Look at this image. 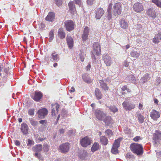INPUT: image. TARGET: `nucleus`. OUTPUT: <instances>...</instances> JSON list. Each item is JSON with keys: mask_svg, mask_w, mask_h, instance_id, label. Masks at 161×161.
I'll use <instances>...</instances> for the list:
<instances>
[{"mask_svg": "<svg viewBox=\"0 0 161 161\" xmlns=\"http://www.w3.org/2000/svg\"><path fill=\"white\" fill-rule=\"evenodd\" d=\"M95 114L96 118L100 120H103L106 116L105 113L103 111L98 109L95 110Z\"/></svg>", "mask_w": 161, "mask_h": 161, "instance_id": "obj_7", "label": "nucleus"}, {"mask_svg": "<svg viewBox=\"0 0 161 161\" xmlns=\"http://www.w3.org/2000/svg\"><path fill=\"white\" fill-rule=\"evenodd\" d=\"M54 36L53 31V30H51L50 31L49 34L50 42H51L52 41L54 37Z\"/></svg>", "mask_w": 161, "mask_h": 161, "instance_id": "obj_41", "label": "nucleus"}, {"mask_svg": "<svg viewBox=\"0 0 161 161\" xmlns=\"http://www.w3.org/2000/svg\"><path fill=\"white\" fill-rule=\"evenodd\" d=\"M76 4L80 6L81 5L80 0H75Z\"/></svg>", "mask_w": 161, "mask_h": 161, "instance_id": "obj_57", "label": "nucleus"}, {"mask_svg": "<svg viewBox=\"0 0 161 161\" xmlns=\"http://www.w3.org/2000/svg\"><path fill=\"white\" fill-rule=\"evenodd\" d=\"M103 122L105 123L106 125H108L112 123V120L111 117L108 116L105 117L104 118L103 120Z\"/></svg>", "mask_w": 161, "mask_h": 161, "instance_id": "obj_30", "label": "nucleus"}, {"mask_svg": "<svg viewBox=\"0 0 161 161\" xmlns=\"http://www.w3.org/2000/svg\"><path fill=\"white\" fill-rule=\"evenodd\" d=\"M95 94L96 98L99 100L102 98V94L98 88H96L95 91Z\"/></svg>", "mask_w": 161, "mask_h": 161, "instance_id": "obj_31", "label": "nucleus"}, {"mask_svg": "<svg viewBox=\"0 0 161 161\" xmlns=\"http://www.w3.org/2000/svg\"><path fill=\"white\" fill-rule=\"evenodd\" d=\"M64 23L65 28L67 31H70L74 30L75 24L72 20H66Z\"/></svg>", "mask_w": 161, "mask_h": 161, "instance_id": "obj_4", "label": "nucleus"}, {"mask_svg": "<svg viewBox=\"0 0 161 161\" xmlns=\"http://www.w3.org/2000/svg\"><path fill=\"white\" fill-rule=\"evenodd\" d=\"M157 38H159V40H161V32L157 34Z\"/></svg>", "mask_w": 161, "mask_h": 161, "instance_id": "obj_61", "label": "nucleus"}, {"mask_svg": "<svg viewBox=\"0 0 161 161\" xmlns=\"http://www.w3.org/2000/svg\"><path fill=\"white\" fill-rule=\"evenodd\" d=\"M30 121L31 125H32L33 126H36L37 125V122L36 121L32 119H30Z\"/></svg>", "mask_w": 161, "mask_h": 161, "instance_id": "obj_46", "label": "nucleus"}, {"mask_svg": "<svg viewBox=\"0 0 161 161\" xmlns=\"http://www.w3.org/2000/svg\"><path fill=\"white\" fill-rule=\"evenodd\" d=\"M15 144L16 146H19L20 145V143L18 141L16 140L15 142Z\"/></svg>", "mask_w": 161, "mask_h": 161, "instance_id": "obj_63", "label": "nucleus"}, {"mask_svg": "<svg viewBox=\"0 0 161 161\" xmlns=\"http://www.w3.org/2000/svg\"><path fill=\"white\" fill-rule=\"evenodd\" d=\"M34 143V142L33 141L30 139H28V143H27V145L28 146V148L29 149L30 148V146L31 145H33Z\"/></svg>", "mask_w": 161, "mask_h": 161, "instance_id": "obj_45", "label": "nucleus"}, {"mask_svg": "<svg viewBox=\"0 0 161 161\" xmlns=\"http://www.w3.org/2000/svg\"><path fill=\"white\" fill-rule=\"evenodd\" d=\"M99 147V144L97 142L94 143L93 145L91 147V150L92 152H94L98 150Z\"/></svg>", "mask_w": 161, "mask_h": 161, "instance_id": "obj_35", "label": "nucleus"}, {"mask_svg": "<svg viewBox=\"0 0 161 161\" xmlns=\"http://www.w3.org/2000/svg\"><path fill=\"white\" fill-rule=\"evenodd\" d=\"M46 120H41L39 121L40 124H43L46 122Z\"/></svg>", "mask_w": 161, "mask_h": 161, "instance_id": "obj_64", "label": "nucleus"}, {"mask_svg": "<svg viewBox=\"0 0 161 161\" xmlns=\"http://www.w3.org/2000/svg\"><path fill=\"white\" fill-rule=\"evenodd\" d=\"M141 54L140 51L137 49L132 50L130 53L131 56L137 58Z\"/></svg>", "mask_w": 161, "mask_h": 161, "instance_id": "obj_22", "label": "nucleus"}, {"mask_svg": "<svg viewBox=\"0 0 161 161\" xmlns=\"http://www.w3.org/2000/svg\"><path fill=\"white\" fill-rule=\"evenodd\" d=\"M125 157L127 159H131L132 160L135 159V157L134 156V155L132 154H130L129 153H128L126 154Z\"/></svg>", "mask_w": 161, "mask_h": 161, "instance_id": "obj_42", "label": "nucleus"}, {"mask_svg": "<svg viewBox=\"0 0 161 161\" xmlns=\"http://www.w3.org/2000/svg\"><path fill=\"white\" fill-rule=\"evenodd\" d=\"M103 58L106 65L110 66L112 63L110 57L107 54H105L103 55Z\"/></svg>", "mask_w": 161, "mask_h": 161, "instance_id": "obj_9", "label": "nucleus"}, {"mask_svg": "<svg viewBox=\"0 0 161 161\" xmlns=\"http://www.w3.org/2000/svg\"><path fill=\"white\" fill-rule=\"evenodd\" d=\"M109 109L111 111L115 113L118 111V109L114 105L110 106L109 107Z\"/></svg>", "mask_w": 161, "mask_h": 161, "instance_id": "obj_39", "label": "nucleus"}, {"mask_svg": "<svg viewBox=\"0 0 161 161\" xmlns=\"http://www.w3.org/2000/svg\"><path fill=\"white\" fill-rule=\"evenodd\" d=\"M34 110L33 109H31L29 110L28 112V114L32 116L34 114Z\"/></svg>", "mask_w": 161, "mask_h": 161, "instance_id": "obj_53", "label": "nucleus"}, {"mask_svg": "<svg viewBox=\"0 0 161 161\" xmlns=\"http://www.w3.org/2000/svg\"><path fill=\"white\" fill-rule=\"evenodd\" d=\"M134 10L137 12H140L143 10V8L141 4L139 3H135L133 7Z\"/></svg>", "mask_w": 161, "mask_h": 161, "instance_id": "obj_14", "label": "nucleus"}, {"mask_svg": "<svg viewBox=\"0 0 161 161\" xmlns=\"http://www.w3.org/2000/svg\"><path fill=\"white\" fill-rule=\"evenodd\" d=\"M66 40L69 47L70 49L72 48L74 44L73 38L71 36H67L66 37Z\"/></svg>", "mask_w": 161, "mask_h": 161, "instance_id": "obj_23", "label": "nucleus"}, {"mask_svg": "<svg viewBox=\"0 0 161 161\" xmlns=\"http://www.w3.org/2000/svg\"><path fill=\"white\" fill-rule=\"evenodd\" d=\"M65 130L64 129H61L59 130V131L61 134H63L65 131Z\"/></svg>", "mask_w": 161, "mask_h": 161, "instance_id": "obj_60", "label": "nucleus"}, {"mask_svg": "<svg viewBox=\"0 0 161 161\" xmlns=\"http://www.w3.org/2000/svg\"><path fill=\"white\" fill-rule=\"evenodd\" d=\"M93 50L92 51V57L93 62H96L95 55H99L101 52V47L98 42H95L93 46Z\"/></svg>", "mask_w": 161, "mask_h": 161, "instance_id": "obj_2", "label": "nucleus"}, {"mask_svg": "<svg viewBox=\"0 0 161 161\" xmlns=\"http://www.w3.org/2000/svg\"><path fill=\"white\" fill-rule=\"evenodd\" d=\"M156 12L153 8L148 9L147 11V14L153 18H155L156 16Z\"/></svg>", "mask_w": 161, "mask_h": 161, "instance_id": "obj_17", "label": "nucleus"}, {"mask_svg": "<svg viewBox=\"0 0 161 161\" xmlns=\"http://www.w3.org/2000/svg\"><path fill=\"white\" fill-rule=\"evenodd\" d=\"M80 58L81 61L83 62L85 58L84 53H81L80 54Z\"/></svg>", "mask_w": 161, "mask_h": 161, "instance_id": "obj_52", "label": "nucleus"}, {"mask_svg": "<svg viewBox=\"0 0 161 161\" xmlns=\"http://www.w3.org/2000/svg\"><path fill=\"white\" fill-rule=\"evenodd\" d=\"M20 129L24 135H26L28 133L29 128L26 124L22 123L21 125Z\"/></svg>", "mask_w": 161, "mask_h": 161, "instance_id": "obj_21", "label": "nucleus"}, {"mask_svg": "<svg viewBox=\"0 0 161 161\" xmlns=\"http://www.w3.org/2000/svg\"><path fill=\"white\" fill-rule=\"evenodd\" d=\"M100 86L105 91L108 90V87L107 86L106 84L104 82L103 80H100L99 81Z\"/></svg>", "mask_w": 161, "mask_h": 161, "instance_id": "obj_29", "label": "nucleus"}, {"mask_svg": "<svg viewBox=\"0 0 161 161\" xmlns=\"http://www.w3.org/2000/svg\"><path fill=\"white\" fill-rule=\"evenodd\" d=\"M75 132L73 130H69L68 132V134L69 135H70L73 134Z\"/></svg>", "mask_w": 161, "mask_h": 161, "instance_id": "obj_58", "label": "nucleus"}, {"mask_svg": "<svg viewBox=\"0 0 161 161\" xmlns=\"http://www.w3.org/2000/svg\"><path fill=\"white\" fill-rule=\"evenodd\" d=\"M49 59L53 62H58L59 60V56L57 53L54 52L49 57Z\"/></svg>", "mask_w": 161, "mask_h": 161, "instance_id": "obj_15", "label": "nucleus"}, {"mask_svg": "<svg viewBox=\"0 0 161 161\" xmlns=\"http://www.w3.org/2000/svg\"><path fill=\"white\" fill-rule=\"evenodd\" d=\"M49 146L47 144L43 145V149L45 152H47L49 149Z\"/></svg>", "mask_w": 161, "mask_h": 161, "instance_id": "obj_47", "label": "nucleus"}, {"mask_svg": "<svg viewBox=\"0 0 161 161\" xmlns=\"http://www.w3.org/2000/svg\"><path fill=\"white\" fill-rule=\"evenodd\" d=\"M118 147H114L113 146V147L111 149V152L114 154H116L118 153Z\"/></svg>", "mask_w": 161, "mask_h": 161, "instance_id": "obj_44", "label": "nucleus"}, {"mask_svg": "<svg viewBox=\"0 0 161 161\" xmlns=\"http://www.w3.org/2000/svg\"><path fill=\"white\" fill-rule=\"evenodd\" d=\"M100 140L101 143L106 145L108 144V140L107 138L104 136H102L100 137Z\"/></svg>", "mask_w": 161, "mask_h": 161, "instance_id": "obj_37", "label": "nucleus"}, {"mask_svg": "<svg viewBox=\"0 0 161 161\" xmlns=\"http://www.w3.org/2000/svg\"><path fill=\"white\" fill-rule=\"evenodd\" d=\"M58 36L60 38L62 39L65 37V34L62 28H60L58 29Z\"/></svg>", "mask_w": 161, "mask_h": 161, "instance_id": "obj_32", "label": "nucleus"}, {"mask_svg": "<svg viewBox=\"0 0 161 161\" xmlns=\"http://www.w3.org/2000/svg\"><path fill=\"white\" fill-rule=\"evenodd\" d=\"M126 79L127 80H128L134 84L136 83V80L135 77L133 75H128L126 77Z\"/></svg>", "mask_w": 161, "mask_h": 161, "instance_id": "obj_27", "label": "nucleus"}, {"mask_svg": "<svg viewBox=\"0 0 161 161\" xmlns=\"http://www.w3.org/2000/svg\"><path fill=\"white\" fill-rule=\"evenodd\" d=\"M122 104L124 108L126 110H130L135 107L134 104L128 103L126 102H123Z\"/></svg>", "mask_w": 161, "mask_h": 161, "instance_id": "obj_11", "label": "nucleus"}, {"mask_svg": "<svg viewBox=\"0 0 161 161\" xmlns=\"http://www.w3.org/2000/svg\"><path fill=\"white\" fill-rule=\"evenodd\" d=\"M55 19V14L54 13L50 12L48 13L45 18L46 20L49 22H53Z\"/></svg>", "mask_w": 161, "mask_h": 161, "instance_id": "obj_16", "label": "nucleus"}, {"mask_svg": "<svg viewBox=\"0 0 161 161\" xmlns=\"http://www.w3.org/2000/svg\"><path fill=\"white\" fill-rule=\"evenodd\" d=\"M150 115L151 118L154 120H157L160 116L159 113L154 109L152 110Z\"/></svg>", "mask_w": 161, "mask_h": 161, "instance_id": "obj_13", "label": "nucleus"}, {"mask_svg": "<svg viewBox=\"0 0 161 161\" xmlns=\"http://www.w3.org/2000/svg\"><path fill=\"white\" fill-rule=\"evenodd\" d=\"M152 2L154 3L156 5L161 8V1L159 0H152Z\"/></svg>", "mask_w": 161, "mask_h": 161, "instance_id": "obj_40", "label": "nucleus"}, {"mask_svg": "<svg viewBox=\"0 0 161 161\" xmlns=\"http://www.w3.org/2000/svg\"><path fill=\"white\" fill-rule=\"evenodd\" d=\"M91 67V65L90 63H89L88 65L86 66V70H89Z\"/></svg>", "mask_w": 161, "mask_h": 161, "instance_id": "obj_62", "label": "nucleus"}, {"mask_svg": "<svg viewBox=\"0 0 161 161\" xmlns=\"http://www.w3.org/2000/svg\"><path fill=\"white\" fill-rule=\"evenodd\" d=\"M35 155L39 159H41V160H42V159H41L42 157L40 154H38V153H36L35 154Z\"/></svg>", "mask_w": 161, "mask_h": 161, "instance_id": "obj_56", "label": "nucleus"}, {"mask_svg": "<svg viewBox=\"0 0 161 161\" xmlns=\"http://www.w3.org/2000/svg\"><path fill=\"white\" fill-rule=\"evenodd\" d=\"M39 117L41 119L43 118L45 116L47 115V111L45 108H43L39 110L38 112Z\"/></svg>", "mask_w": 161, "mask_h": 161, "instance_id": "obj_18", "label": "nucleus"}, {"mask_svg": "<svg viewBox=\"0 0 161 161\" xmlns=\"http://www.w3.org/2000/svg\"><path fill=\"white\" fill-rule=\"evenodd\" d=\"M112 4L110 3L109 5L108 8V9L107 11V18L108 20H110L112 17V15L111 14V8L112 7Z\"/></svg>", "mask_w": 161, "mask_h": 161, "instance_id": "obj_28", "label": "nucleus"}, {"mask_svg": "<svg viewBox=\"0 0 161 161\" xmlns=\"http://www.w3.org/2000/svg\"><path fill=\"white\" fill-rule=\"evenodd\" d=\"M159 39L157 38V35H156L153 39V42L155 43H158L159 42Z\"/></svg>", "mask_w": 161, "mask_h": 161, "instance_id": "obj_48", "label": "nucleus"}, {"mask_svg": "<svg viewBox=\"0 0 161 161\" xmlns=\"http://www.w3.org/2000/svg\"><path fill=\"white\" fill-rule=\"evenodd\" d=\"M153 140L155 143H159L161 141V132L156 130L153 135Z\"/></svg>", "mask_w": 161, "mask_h": 161, "instance_id": "obj_6", "label": "nucleus"}, {"mask_svg": "<svg viewBox=\"0 0 161 161\" xmlns=\"http://www.w3.org/2000/svg\"><path fill=\"white\" fill-rule=\"evenodd\" d=\"M105 132L107 134V136H108L109 137H111L113 135L112 131L110 129L107 130Z\"/></svg>", "mask_w": 161, "mask_h": 161, "instance_id": "obj_43", "label": "nucleus"}, {"mask_svg": "<svg viewBox=\"0 0 161 161\" xmlns=\"http://www.w3.org/2000/svg\"><path fill=\"white\" fill-rule=\"evenodd\" d=\"M95 13L96 19H99L104 14V11L102 8H99L95 10Z\"/></svg>", "mask_w": 161, "mask_h": 161, "instance_id": "obj_10", "label": "nucleus"}, {"mask_svg": "<svg viewBox=\"0 0 161 161\" xmlns=\"http://www.w3.org/2000/svg\"><path fill=\"white\" fill-rule=\"evenodd\" d=\"M142 139V137L140 136H137L133 138V140L136 142L139 141V140H141Z\"/></svg>", "mask_w": 161, "mask_h": 161, "instance_id": "obj_50", "label": "nucleus"}, {"mask_svg": "<svg viewBox=\"0 0 161 161\" xmlns=\"http://www.w3.org/2000/svg\"><path fill=\"white\" fill-rule=\"evenodd\" d=\"M70 144L68 142L63 143L59 147L58 150L59 152L64 153H67L70 148Z\"/></svg>", "mask_w": 161, "mask_h": 161, "instance_id": "obj_3", "label": "nucleus"}, {"mask_svg": "<svg viewBox=\"0 0 161 161\" xmlns=\"http://www.w3.org/2000/svg\"><path fill=\"white\" fill-rule=\"evenodd\" d=\"M92 141L87 136H86L81 139L80 144L83 147H86L91 145Z\"/></svg>", "mask_w": 161, "mask_h": 161, "instance_id": "obj_8", "label": "nucleus"}, {"mask_svg": "<svg viewBox=\"0 0 161 161\" xmlns=\"http://www.w3.org/2000/svg\"><path fill=\"white\" fill-rule=\"evenodd\" d=\"M55 1L56 4L58 6H60L62 3V0H55Z\"/></svg>", "mask_w": 161, "mask_h": 161, "instance_id": "obj_54", "label": "nucleus"}, {"mask_svg": "<svg viewBox=\"0 0 161 161\" xmlns=\"http://www.w3.org/2000/svg\"><path fill=\"white\" fill-rule=\"evenodd\" d=\"M121 4L120 3H116L114 5L113 13L115 16L121 14Z\"/></svg>", "mask_w": 161, "mask_h": 161, "instance_id": "obj_5", "label": "nucleus"}, {"mask_svg": "<svg viewBox=\"0 0 161 161\" xmlns=\"http://www.w3.org/2000/svg\"><path fill=\"white\" fill-rule=\"evenodd\" d=\"M122 138H119L116 140L114 142L113 146L118 148L120 146V142L122 140Z\"/></svg>", "mask_w": 161, "mask_h": 161, "instance_id": "obj_36", "label": "nucleus"}, {"mask_svg": "<svg viewBox=\"0 0 161 161\" xmlns=\"http://www.w3.org/2000/svg\"><path fill=\"white\" fill-rule=\"evenodd\" d=\"M121 89L123 91H125L126 90L128 92H130V90L129 88H127L126 86H124L121 88Z\"/></svg>", "mask_w": 161, "mask_h": 161, "instance_id": "obj_51", "label": "nucleus"}, {"mask_svg": "<svg viewBox=\"0 0 161 161\" xmlns=\"http://www.w3.org/2000/svg\"><path fill=\"white\" fill-rule=\"evenodd\" d=\"M131 151L138 156L142 155L143 153V148L141 144L133 143L130 146Z\"/></svg>", "mask_w": 161, "mask_h": 161, "instance_id": "obj_1", "label": "nucleus"}, {"mask_svg": "<svg viewBox=\"0 0 161 161\" xmlns=\"http://www.w3.org/2000/svg\"><path fill=\"white\" fill-rule=\"evenodd\" d=\"M149 74H146L144 75L143 77L140 80L141 82L145 83L147 81L149 80Z\"/></svg>", "mask_w": 161, "mask_h": 161, "instance_id": "obj_34", "label": "nucleus"}, {"mask_svg": "<svg viewBox=\"0 0 161 161\" xmlns=\"http://www.w3.org/2000/svg\"><path fill=\"white\" fill-rule=\"evenodd\" d=\"M156 156L158 158L161 157V151L156 153Z\"/></svg>", "mask_w": 161, "mask_h": 161, "instance_id": "obj_59", "label": "nucleus"}, {"mask_svg": "<svg viewBox=\"0 0 161 161\" xmlns=\"http://www.w3.org/2000/svg\"><path fill=\"white\" fill-rule=\"evenodd\" d=\"M94 0H87V4L90 5H92Z\"/></svg>", "mask_w": 161, "mask_h": 161, "instance_id": "obj_55", "label": "nucleus"}, {"mask_svg": "<svg viewBox=\"0 0 161 161\" xmlns=\"http://www.w3.org/2000/svg\"><path fill=\"white\" fill-rule=\"evenodd\" d=\"M69 11L71 13L74 14L75 11L76 9L75 5L74 4L73 1L70 2L68 4Z\"/></svg>", "mask_w": 161, "mask_h": 161, "instance_id": "obj_26", "label": "nucleus"}, {"mask_svg": "<svg viewBox=\"0 0 161 161\" xmlns=\"http://www.w3.org/2000/svg\"><path fill=\"white\" fill-rule=\"evenodd\" d=\"M136 116L138 118L139 123L142 124L144 122L145 118L140 113H137Z\"/></svg>", "mask_w": 161, "mask_h": 161, "instance_id": "obj_33", "label": "nucleus"}, {"mask_svg": "<svg viewBox=\"0 0 161 161\" xmlns=\"http://www.w3.org/2000/svg\"><path fill=\"white\" fill-rule=\"evenodd\" d=\"M42 145L38 144L36 145L32 148V150L36 153L40 152L42 150Z\"/></svg>", "mask_w": 161, "mask_h": 161, "instance_id": "obj_24", "label": "nucleus"}, {"mask_svg": "<svg viewBox=\"0 0 161 161\" xmlns=\"http://www.w3.org/2000/svg\"><path fill=\"white\" fill-rule=\"evenodd\" d=\"M52 115L54 116L56 114V113H57L58 111L59 105L57 103H56L52 105Z\"/></svg>", "mask_w": 161, "mask_h": 161, "instance_id": "obj_19", "label": "nucleus"}, {"mask_svg": "<svg viewBox=\"0 0 161 161\" xmlns=\"http://www.w3.org/2000/svg\"><path fill=\"white\" fill-rule=\"evenodd\" d=\"M82 78L84 81L86 83H90L92 82L91 79L88 75L87 76L86 75H83L82 76Z\"/></svg>", "mask_w": 161, "mask_h": 161, "instance_id": "obj_38", "label": "nucleus"}, {"mask_svg": "<svg viewBox=\"0 0 161 161\" xmlns=\"http://www.w3.org/2000/svg\"><path fill=\"white\" fill-rule=\"evenodd\" d=\"M120 27L123 29H126L128 27V22L124 19H121L120 21Z\"/></svg>", "mask_w": 161, "mask_h": 161, "instance_id": "obj_25", "label": "nucleus"}, {"mask_svg": "<svg viewBox=\"0 0 161 161\" xmlns=\"http://www.w3.org/2000/svg\"><path fill=\"white\" fill-rule=\"evenodd\" d=\"M42 94L40 92H35L33 95L32 96V98L35 101L38 102L42 97Z\"/></svg>", "mask_w": 161, "mask_h": 161, "instance_id": "obj_12", "label": "nucleus"}, {"mask_svg": "<svg viewBox=\"0 0 161 161\" xmlns=\"http://www.w3.org/2000/svg\"><path fill=\"white\" fill-rule=\"evenodd\" d=\"M89 32L88 28L86 27L84 29L83 33L82 36V39L83 41H86L87 39Z\"/></svg>", "mask_w": 161, "mask_h": 161, "instance_id": "obj_20", "label": "nucleus"}, {"mask_svg": "<svg viewBox=\"0 0 161 161\" xmlns=\"http://www.w3.org/2000/svg\"><path fill=\"white\" fill-rule=\"evenodd\" d=\"M86 152H84L83 153L80 154V157L82 159H84L86 155Z\"/></svg>", "mask_w": 161, "mask_h": 161, "instance_id": "obj_49", "label": "nucleus"}]
</instances>
